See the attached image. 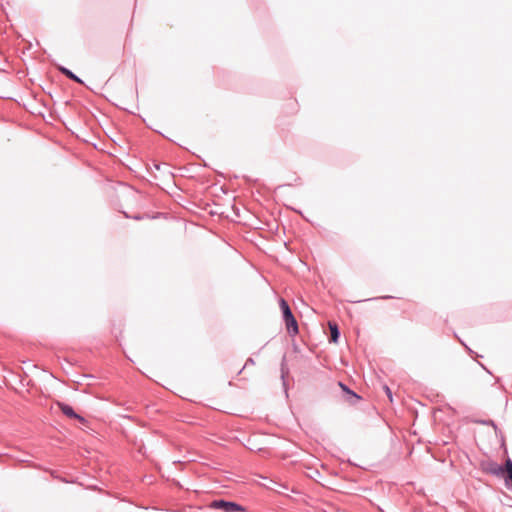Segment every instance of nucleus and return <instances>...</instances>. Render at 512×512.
<instances>
[{"label":"nucleus","instance_id":"obj_1","mask_svg":"<svg viewBox=\"0 0 512 512\" xmlns=\"http://www.w3.org/2000/svg\"><path fill=\"white\" fill-rule=\"evenodd\" d=\"M280 309L282 311L283 320L287 329V332L291 336H295L299 333L298 323L294 317L290 306L283 298L279 301Z\"/></svg>","mask_w":512,"mask_h":512},{"label":"nucleus","instance_id":"obj_2","mask_svg":"<svg viewBox=\"0 0 512 512\" xmlns=\"http://www.w3.org/2000/svg\"><path fill=\"white\" fill-rule=\"evenodd\" d=\"M211 508L222 510L223 512H243L245 508L236 502L226 501L223 499L211 502Z\"/></svg>","mask_w":512,"mask_h":512},{"label":"nucleus","instance_id":"obj_3","mask_svg":"<svg viewBox=\"0 0 512 512\" xmlns=\"http://www.w3.org/2000/svg\"><path fill=\"white\" fill-rule=\"evenodd\" d=\"M481 469L484 473L494 475V476H504V469L502 468V465L496 463L495 461L488 460L483 461L481 463Z\"/></svg>","mask_w":512,"mask_h":512},{"label":"nucleus","instance_id":"obj_4","mask_svg":"<svg viewBox=\"0 0 512 512\" xmlns=\"http://www.w3.org/2000/svg\"><path fill=\"white\" fill-rule=\"evenodd\" d=\"M59 407H60V410L61 412L69 417V418H74V419H77L79 420L81 423H84L86 420L84 417H82L81 415L77 414L74 409L68 405V404H65V403H59Z\"/></svg>","mask_w":512,"mask_h":512},{"label":"nucleus","instance_id":"obj_5","mask_svg":"<svg viewBox=\"0 0 512 512\" xmlns=\"http://www.w3.org/2000/svg\"><path fill=\"white\" fill-rule=\"evenodd\" d=\"M330 341L336 343L340 337V330L336 323L329 322Z\"/></svg>","mask_w":512,"mask_h":512},{"label":"nucleus","instance_id":"obj_6","mask_svg":"<svg viewBox=\"0 0 512 512\" xmlns=\"http://www.w3.org/2000/svg\"><path fill=\"white\" fill-rule=\"evenodd\" d=\"M59 71L65 75L67 78H69L70 80L76 82V83H79V84H82L83 81L76 75L74 74L71 70H69L68 68L66 67H60L59 68Z\"/></svg>","mask_w":512,"mask_h":512},{"label":"nucleus","instance_id":"obj_7","mask_svg":"<svg viewBox=\"0 0 512 512\" xmlns=\"http://www.w3.org/2000/svg\"><path fill=\"white\" fill-rule=\"evenodd\" d=\"M506 476L504 478L505 480V486L507 489L512 490V470L505 473Z\"/></svg>","mask_w":512,"mask_h":512},{"label":"nucleus","instance_id":"obj_8","mask_svg":"<svg viewBox=\"0 0 512 512\" xmlns=\"http://www.w3.org/2000/svg\"><path fill=\"white\" fill-rule=\"evenodd\" d=\"M348 396H347V400L350 402V403H355L357 402L360 397L352 390H350L348 393H346Z\"/></svg>","mask_w":512,"mask_h":512},{"label":"nucleus","instance_id":"obj_9","mask_svg":"<svg viewBox=\"0 0 512 512\" xmlns=\"http://www.w3.org/2000/svg\"><path fill=\"white\" fill-rule=\"evenodd\" d=\"M502 468L504 469V474L506 472L512 471V460L510 458H507L505 464L502 465Z\"/></svg>","mask_w":512,"mask_h":512},{"label":"nucleus","instance_id":"obj_10","mask_svg":"<svg viewBox=\"0 0 512 512\" xmlns=\"http://www.w3.org/2000/svg\"><path fill=\"white\" fill-rule=\"evenodd\" d=\"M338 385L342 388L345 393H348L350 389L342 382H338Z\"/></svg>","mask_w":512,"mask_h":512},{"label":"nucleus","instance_id":"obj_11","mask_svg":"<svg viewBox=\"0 0 512 512\" xmlns=\"http://www.w3.org/2000/svg\"><path fill=\"white\" fill-rule=\"evenodd\" d=\"M385 392H386L388 398L392 401V392L388 386H385Z\"/></svg>","mask_w":512,"mask_h":512},{"label":"nucleus","instance_id":"obj_12","mask_svg":"<svg viewBox=\"0 0 512 512\" xmlns=\"http://www.w3.org/2000/svg\"><path fill=\"white\" fill-rule=\"evenodd\" d=\"M254 364H255L254 360L252 358H248L244 365V368L248 365H254Z\"/></svg>","mask_w":512,"mask_h":512},{"label":"nucleus","instance_id":"obj_13","mask_svg":"<svg viewBox=\"0 0 512 512\" xmlns=\"http://www.w3.org/2000/svg\"><path fill=\"white\" fill-rule=\"evenodd\" d=\"M281 372H282V379H284V375H285L284 364H282Z\"/></svg>","mask_w":512,"mask_h":512},{"label":"nucleus","instance_id":"obj_14","mask_svg":"<svg viewBox=\"0 0 512 512\" xmlns=\"http://www.w3.org/2000/svg\"><path fill=\"white\" fill-rule=\"evenodd\" d=\"M134 219L139 220V219H141V217L140 216H135Z\"/></svg>","mask_w":512,"mask_h":512}]
</instances>
